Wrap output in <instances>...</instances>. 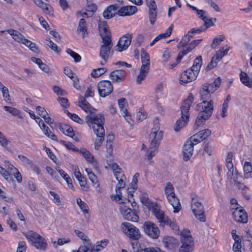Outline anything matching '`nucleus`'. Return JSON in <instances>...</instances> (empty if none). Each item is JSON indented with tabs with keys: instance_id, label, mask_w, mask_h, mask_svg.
Wrapping results in <instances>:
<instances>
[{
	"instance_id": "nucleus-1",
	"label": "nucleus",
	"mask_w": 252,
	"mask_h": 252,
	"mask_svg": "<svg viewBox=\"0 0 252 252\" xmlns=\"http://www.w3.org/2000/svg\"><path fill=\"white\" fill-rule=\"evenodd\" d=\"M214 109L213 101L210 100H203L196 106V110L200 111L198 113L194 126V128L197 129L198 126L203 125L206 120L211 116Z\"/></svg>"
},
{
	"instance_id": "nucleus-2",
	"label": "nucleus",
	"mask_w": 252,
	"mask_h": 252,
	"mask_svg": "<svg viewBox=\"0 0 252 252\" xmlns=\"http://www.w3.org/2000/svg\"><path fill=\"white\" fill-rule=\"evenodd\" d=\"M163 136V131L159 130L158 125H155L149 134L150 145L147 152L148 160H151L158 151V149Z\"/></svg>"
},
{
	"instance_id": "nucleus-3",
	"label": "nucleus",
	"mask_w": 252,
	"mask_h": 252,
	"mask_svg": "<svg viewBox=\"0 0 252 252\" xmlns=\"http://www.w3.org/2000/svg\"><path fill=\"white\" fill-rule=\"evenodd\" d=\"M193 100V96L190 94L187 98L182 103L181 107V117L176 122L174 130L179 131L187 124L189 118V110Z\"/></svg>"
},
{
	"instance_id": "nucleus-4",
	"label": "nucleus",
	"mask_w": 252,
	"mask_h": 252,
	"mask_svg": "<svg viewBox=\"0 0 252 252\" xmlns=\"http://www.w3.org/2000/svg\"><path fill=\"white\" fill-rule=\"evenodd\" d=\"M94 113L86 116L85 120L88 125L92 127L94 133L102 134L105 133L103 127L104 117L101 114L94 115Z\"/></svg>"
},
{
	"instance_id": "nucleus-5",
	"label": "nucleus",
	"mask_w": 252,
	"mask_h": 252,
	"mask_svg": "<svg viewBox=\"0 0 252 252\" xmlns=\"http://www.w3.org/2000/svg\"><path fill=\"white\" fill-rule=\"evenodd\" d=\"M181 236L182 246L179 249V252H191L194 246V240L188 229H184L179 232Z\"/></svg>"
},
{
	"instance_id": "nucleus-6",
	"label": "nucleus",
	"mask_w": 252,
	"mask_h": 252,
	"mask_svg": "<svg viewBox=\"0 0 252 252\" xmlns=\"http://www.w3.org/2000/svg\"><path fill=\"white\" fill-rule=\"evenodd\" d=\"M191 209L195 218L201 222H205L206 218L204 214L203 205L197 201L195 197H192Z\"/></svg>"
},
{
	"instance_id": "nucleus-7",
	"label": "nucleus",
	"mask_w": 252,
	"mask_h": 252,
	"mask_svg": "<svg viewBox=\"0 0 252 252\" xmlns=\"http://www.w3.org/2000/svg\"><path fill=\"white\" fill-rule=\"evenodd\" d=\"M122 229L124 233L131 240H138L140 238L139 229L129 222H125L122 224Z\"/></svg>"
},
{
	"instance_id": "nucleus-8",
	"label": "nucleus",
	"mask_w": 252,
	"mask_h": 252,
	"mask_svg": "<svg viewBox=\"0 0 252 252\" xmlns=\"http://www.w3.org/2000/svg\"><path fill=\"white\" fill-rule=\"evenodd\" d=\"M97 89L99 95L105 97L110 94L113 90V86L110 81L102 80L97 84Z\"/></svg>"
},
{
	"instance_id": "nucleus-9",
	"label": "nucleus",
	"mask_w": 252,
	"mask_h": 252,
	"mask_svg": "<svg viewBox=\"0 0 252 252\" xmlns=\"http://www.w3.org/2000/svg\"><path fill=\"white\" fill-rule=\"evenodd\" d=\"M120 211L123 217L128 220L136 222L139 219V216L135 212V209H131L123 204L120 207Z\"/></svg>"
},
{
	"instance_id": "nucleus-10",
	"label": "nucleus",
	"mask_w": 252,
	"mask_h": 252,
	"mask_svg": "<svg viewBox=\"0 0 252 252\" xmlns=\"http://www.w3.org/2000/svg\"><path fill=\"white\" fill-rule=\"evenodd\" d=\"M143 228L145 233L152 238L157 239L159 236V230L158 227L152 222H145Z\"/></svg>"
},
{
	"instance_id": "nucleus-11",
	"label": "nucleus",
	"mask_w": 252,
	"mask_h": 252,
	"mask_svg": "<svg viewBox=\"0 0 252 252\" xmlns=\"http://www.w3.org/2000/svg\"><path fill=\"white\" fill-rule=\"evenodd\" d=\"M148 7L149 21L151 25L154 24L157 19L158 7L155 0H145Z\"/></svg>"
},
{
	"instance_id": "nucleus-12",
	"label": "nucleus",
	"mask_w": 252,
	"mask_h": 252,
	"mask_svg": "<svg viewBox=\"0 0 252 252\" xmlns=\"http://www.w3.org/2000/svg\"><path fill=\"white\" fill-rule=\"evenodd\" d=\"M197 73L193 71L190 68H188L183 72L180 77V82L181 84L190 82L196 78Z\"/></svg>"
},
{
	"instance_id": "nucleus-13",
	"label": "nucleus",
	"mask_w": 252,
	"mask_h": 252,
	"mask_svg": "<svg viewBox=\"0 0 252 252\" xmlns=\"http://www.w3.org/2000/svg\"><path fill=\"white\" fill-rule=\"evenodd\" d=\"M132 35L129 34H126L122 36L119 39L117 45L116 51L122 52L126 50L130 45L131 42Z\"/></svg>"
},
{
	"instance_id": "nucleus-14",
	"label": "nucleus",
	"mask_w": 252,
	"mask_h": 252,
	"mask_svg": "<svg viewBox=\"0 0 252 252\" xmlns=\"http://www.w3.org/2000/svg\"><path fill=\"white\" fill-rule=\"evenodd\" d=\"M234 211L232 212V215L236 221L242 223H246L248 221V216L246 212L242 209H239V207L232 208Z\"/></svg>"
},
{
	"instance_id": "nucleus-15",
	"label": "nucleus",
	"mask_w": 252,
	"mask_h": 252,
	"mask_svg": "<svg viewBox=\"0 0 252 252\" xmlns=\"http://www.w3.org/2000/svg\"><path fill=\"white\" fill-rule=\"evenodd\" d=\"M126 72L124 70H115L109 74V77L113 82H121L125 80Z\"/></svg>"
},
{
	"instance_id": "nucleus-16",
	"label": "nucleus",
	"mask_w": 252,
	"mask_h": 252,
	"mask_svg": "<svg viewBox=\"0 0 252 252\" xmlns=\"http://www.w3.org/2000/svg\"><path fill=\"white\" fill-rule=\"evenodd\" d=\"M138 8L135 6H125L122 7L117 12L120 16L132 15L137 11Z\"/></svg>"
},
{
	"instance_id": "nucleus-17",
	"label": "nucleus",
	"mask_w": 252,
	"mask_h": 252,
	"mask_svg": "<svg viewBox=\"0 0 252 252\" xmlns=\"http://www.w3.org/2000/svg\"><path fill=\"white\" fill-rule=\"evenodd\" d=\"M113 46L101 45L100 48L99 56L103 60L104 63L101 62V64L103 65L108 61L111 53V50Z\"/></svg>"
},
{
	"instance_id": "nucleus-18",
	"label": "nucleus",
	"mask_w": 252,
	"mask_h": 252,
	"mask_svg": "<svg viewBox=\"0 0 252 252\" xmlns=\"http://www.w3.org/2000/svg\"><path fill=\"white\" fill-rule=\"evenodd\" d=\"M193 146L191 145L190 140H187L183 147V160L188 161L192 156Z\"/></svg>"
},
{
	"instance_id": "nucleus-19",
	"label": "nucleus",
	"mask_w": 252,
	"mask_h": 252,
	"mask_svg": "<svg viewBox=\"0 0 252 252\" xmlns=\"http://www.w3.org/2000/svg\"><path fill=\"white\" fill-rule=\"evenodd\" d=\"M80 100L78 101V105L86 112H89L90 114L95 113L96 109L92 107L91 104L86 100L85 98L80 97Z\"/></svg>"
},
{
	"instance_id": "nucleus-20",
	"label": "nucleus",
	"mask_w": 252,
	"mask_h": 252,
	"mask_svg": "<svg viewBox=\"0 0 252 252\" xmlns=\"http://www.w3.org/2000/svg\"><path fill=\"white\" fill-rule=\"evenodd\" d=\"M118 181V183L117 185L116 186V194L113 196L112 195L111 197L113 199V200L116 199L117 197H118L119 200H121L122 203L124 204L126 203V202L122 201V193L120 192V189L122 188H124L125 187V183L123 180V178H121L119 180H117Z\"/></svg>"
},
{
	"instance_id": "nucleus-21",
	"label": "nucleus",
	"mask_w": 252,
	"mask_h": 252,
	"mask_svg": "<svg viewBox=\"0 0 252 252\" xmlns=\"http://www.w3.org/2000/svg\"><path fill=\"white\" fill-rule=\"evenodd\" d=\"M37 6L42 9L45 13L48 14H52L53 8L50 4L44 2L42 0H33Z\"/></svg>"
},
{
	"instance_id": "nucleus-22",
	"label": "nucleus",
	"mask_w": 252,
	"mask_h": 252,
	"mask_svg": "<svg viewBox=\"0 0 252 252\" xmlns=\"http://www.w3.org/2000/svg\"><path fill=\"white\" fill-rule=\"evenodd\" d=\"M168 202L172 205L174 209V213H178L181 209V204L179 202V199L175 195L169 196L167 198Z\"/></svg>"
},
{
	"instance_id": "nucleus-23",
	"label": "nucleus",
	"mask_w": 252,
	"mask_h": 252,
	"mask_svg": "<svg viewBox=\"0 0 252 252\" xmlns=\"http://www.w3.org/2000/svg\"><path fill=\"white\" fill-rule=\"evenodd\" d=\"M117 8L118 7L116 5H109L103 13L104 18L109 19L113 17L117 13Z\"/></svg>"
},
{
	"instance_id": "nucleus-24",
	"label": "nucleus",
	"mask_w": 252,
	"mask_h": 252,
	"mask_svg": "<svg viewBox=\"0 0 252 252\" xmlns=\"http://www.w3.org/2000/svg\"><path fill=\"white\" fill-rule=\"evenodd\" d=\"M114 136L112 134H109L107 136L106 149L109 156H112L113 155V140Z\"/></svg>"
},
{
	"instance_id": "nucleus-25",
	"label": "nucleus",
	"mask_w": 252,
	"mask_h": 252,
	"mask_svg": "<svg viewBox=\"0 0 252 252\" xmlns=\"http://www.w3.org/2000/svg\"><path fill=\"white\" fill-rule=\"evenodd\" d=\"M220 52L218 53H216L212 58L211 62L208 64L206 66V70L207 71H209L215 67H216L217 65V63L218 62L221 60V57L220 56Z\"/></svg>"
},
{
	"instance_id": "nucleus-26",
	"label": "nucleus",
	"mask_w": 252,
	"mask_h": 252,
	"mask_svg": "<svg viewBox=\"0 0 252 252\" xmlns=\"http://www.w3.org/2000/svg\"><path fill=\"white\" fill-rule=\"evenodd\" d=\"M77 32H82L83 38H84L88 34L87 24L84 19L82 18L80 20Z\"/></svg>"
},
{
	"instance_id": "nucleus-27",
	"label": "nucleus",
	"mask_w": 252,
	"mask_h": 252,
	"mask_svg": "<svg viewBox=\"0 0 252 252\" xmlns=\"http://www.w3.org/2000/svg\"><path fill=\"white\" fill-rule=\"evenodd\" d=\"M7 32L12 36V38L19 43H22L25 37L19 31L13 29L7 30Z\"/></svg>"
},
{
	"instance_id": "nucleus-28",
	"label": "nucleus",
	"mask_w": 252,
	"mask_h": 252,
	"mask_svg": "<svg viewBox=\"0 0 252 252\" xmlns=\"http://www.w3.org/2000/svg\"><path fill=\"white\" fill-rule=\"evenodd\" d=\"M24 235L27 239L31 242L32 246L38 240V238L40 236L38 233L32 231L25 233Z\"/></svg>"
},
{
	"instance_id": "nucleus-29",
	"label": "nucleus",
	"mask_w": 252,
	"mask_h": 252,
	"mask_svg": "<svg viewBox=\"0 0 252 252\" xmlns=\"http://www.w3.org/2000/svg\"><path fill=\"white\" fill-rule=\"evenodd\" d=\"M154 213L157 219L158 220L160 226L164 225V222L166 221L167 218H165L164 212L158 209H155Z\"/></svg>"
},
{
	"instance_id": "nucleus-30",
	"label": "nucleus",
	"mask_w": 252,
	"mask_h": 252,
	"mask_svg": "<svg viewBox=\"0 0 252 252\" xmlns=\"http://www.w3.org/2000/svg\"><path fill=\"white\" fill-rule=\"evenodd\" d=\"M240 78L245 86L252 88V79L250 78L246 73L242 71L240 74Z\"/></svg>"
},
{
	"instance_id": "nucleus-31",
	"label": "nucleus",
	"mask_w": 252,
	"mask_h": 252,
	"mask_svg": "<svg viewBox=\"0 0 252 252\" xmlns=\"http://www.w3.org/2000/svg\"><path fill=\"white\" fill-rule=\"evenodd\" d=\"M172 26L171 25L170 27H169L166 32L164 33H160L159 35H158L157 36H156L154 40L152 41V42L150 43V46H152L154 45L157 41L159 40L161 38H165L169 36H170L172 32Z\"/></svg>"
},
{
	"instance_id": "nucleus-32",
	"label": "nucleus",
	"mask_w": 252,
	"mask_h": 252,
	"mask_svg": "<svg viewBox=\"0 0 252 252\" xmlns=\"http://www.w3.org/2000/svg\"><path fill=\"white\" fill-rule=\"evenodd\" d=\"M244 178L248 179L252 177V166L251 163L245 161L244 165Z\"/></svg>"
},
{
	"instance_id": "nucleus-33",
	"label": "nucleus",
	"mask_w": 252,
	"mask_h": 252,
	"mask_svg": "<svg viewBox=\"0 0 252 252\" xmlns=\"http://www.w3.org/2000/svg\"><path fill=\"white\" fill-rule=\"evenodd\" d=\"M98 30L100 35H104L105 34L111 32L109 30V26H108L106 22L100 21L98 23Z\"/></svg>"
},
{
	"instance_id": "nucleus-34",
	"label": "nucleus",
	"mask_w": 252,
	"mask_h": 252,
	"mask_svg": "<svg viewBox=\"0 0 252 252\" xmlns=\"http://www.w3.org/2000/svg\"><path fill=\"white\" fill-rule=\"evenodd\" d=\"M109 243V240L107 239H105L100 241H98L96 243L95 246H94L93 248H92L93 251L99 252L104 248H105Z\"/></svg>"
},
{
	"instance_id": "nucleus-35",
	"label": "nucleus",
	"mask_w": 252,
	"mask_h": 252,
	"mask_svg": "<svg viewBox=\"0 0 252 252\" xmlns=\"http://www.w3.org/2000/svg\"><path fill=\"white\" fill-rule=\"evenodd\" d=\"M202 64V57L201 56H199L194 60L193 64L190 68L198 74Z\"/></svg>"
},
{
	"instance_id": "nucleus-36",
	"label": "nucleus",
	"mask_w": 252,
	"mask_h": 252,
	"mask_svg": "<svg viewBox=\"0 0 252 252\" xmlns=\"http://www.w3.org/2000/svg\"><path fill=\"white\" fill-rule=\"evenodd\" d=\"M3 108L6 111L8 112L12 115L17 116L20 119L23 118L21 112L17 109L8 106H4Z\"/></svg>"
},
{
	"instance_id": "nucleus-37",
	"label": "nucleus",
	"mask_w": 252,
	"mask_h": 252,
	"mask_svg": "<svg viewBox=\"0 0 252 252\" xmlns=\"http://www.w3.org/2000/svg\"><path fill=\"white\" fill-rule=\"evenodd\" d=\"M59 129L63 134L68 136H70L74 131L72 127L65 124H60Z\"/></svg>"
},
{
	"instance_id": "nucleus-38",
	"label": "nucleus",
	"mask_w": 252,
	"mask_h": 252,
	"mask_svg": "<svg viewBox=\"0 0 252 252\" xmlns=\"http://www.w3.org/2000/svg\"><path fill=\"white\" fill-rule=\"evenodd\" d=\"M47 244L44 238L41 236L38 238V240L33 244V246L37 249L44 251L46 249Z\"/></svg>"
},
{
	"instance_id": "nucleus-39",
	"label": "nucleus",
	"mask_w": 252,
	"mask_h": 252,
	"mask_svg": "<svg viewBox=\"0 0 252 252\" xmlns=\"http://www.w3.org/2000/svg\"><path fill=\"white\" fill-rule=\"evenodd\" d=\"M79 152L81 153L85 159L90 163H93L94 160L93 155L86 148H82L79 150Z\"/></svg>"
},
{
	"instance_id": "nucleus-40",
	"label": "nucleus",
	"mask_w": 252,
	"mask_h": 252,
	"mask_svg": "<svg viewBox=\"0 0 252 252\" xmlns=\"http://www.w3.org/2000/svg\"><path fill=\"white\" fill-rule=\"evenodd\" d=\"M41 129L42 130L43 133L47 137L51 138L52 140H57V136L52 132L49 127L44 124L42 123Z\"/></svg>"
},
{
	"instance_id": "nucleus-41",
	"label": "nucleus",
	"mask_w": 252,
	"mask_h": 252,
	"mask_svg": "<svg viewBox=\"0 0 252 252\" xmlns=\"http://www.w3.org/2000/svg\"><path fill=\"white\" fill-rule=\"evenodd\" d=\"M102 40V44L106 46H113V43L111 40V32H108L106 34L100 35Z\"/></svg>"
},
{
	"instance_id": "nucleus-42",
	"label": "nucleus",
	"mask_w": 252,
	"mask_h": 252,
	"mask_svg": "<svg viewBox=\"0 0 252 252\" xmlns=\"http://www.w3.org/2000/svg\"><path fill=\"white\" fill-rule=\"evenodd\" d=\"M211 133V130L208 128L201 130L196 133V136H198L201 140L203 141L206 139Z\"/></svg>"
},
{
	"instance_id": "nucleus-43",
	"label": "nucleus",
	"mask_w": 252,
	"mask_h": 252,
	"mask_svg": "<svg viewBox=\"0 0 252 252\" xmlns=\"http://www.w3.org/2000/svg\"><path fill=\"white\" fill-rule=\"evenodd\" d=\"M174 187L172 184L170 182L167 183L164 189L167 198H168L169 196L175 195V193L174 191Z\"/></svg>"
},
{
	"instance_id": "nucleus-44",
	"label": "nucleus",
	"mask_w": 252,
	"mask_h": 252,
	"mask_svg": "<svg viewBox=\"0 0 252 252\" xmlns=\"http://www.w3.org/2000/svg\"><path fill=\"white\" fill-rule=\"evenodd\" d=\"M214 150V147L212 145L211 143L208 141L204 147L203 154H206L208 156H211Z\"/></svg>"
},
{
	"instance_id": "nucleus-45",
	"label": "nucleus",
	"mask_w": 252,
	"mask_h": 252,
	"mask_svg": "<svg viewBox=\"0 0 252 252\" xmlns=\"http://www.w3.org/2000/svg\"><path fill=\"white\" fill-rule=\"evenodd\" d=\"M106 71V68L103 67L94 69L91 73V76L94 78H97L103 74Z\"/></svg>"
},
{
	"instance_id": "nucleus-46",
	"label": "nucleus",
	"mask_w": 252,
	"mask_h": 252,
	"mask_svg": "<svg viewBox=\"0 0 252 252\" xmlns=\"http://www.w3.org/2000/svg\"><path fill=\"white\" fill-rule=\"evenodd\" d=\"M163 242L166 247L170 248L176 243V240L172 237L167 236L164 238Z\"/></svg>"
},
{
	"instance_id": "nucleus-47",
	"label": "nucleus",
	"mask_w": 252,
	"mask_h": 252,
	"mask_svg": "<svg viewBox=\"0 0 252 252\" xmlns=\"http://www.w3.org/2000/svg\"><path fill=\"white\" fill-rule=\"evenodd\" d=\"M141 62L142 64H150V56L146 51L142 48L141 52Z\"/></svg>"
},
{
	"instance_id": "nucleus-48",
	"label": "nucleus",
	"mask_w": 252,
	"mask_h": 252,
	"mask_svg": "<svg viewBox=\"0 0 252 252\" xmlns=\"http://www.w3.org/2000/svg\"><path fill=\"white\" fill-rule=\"evenodd\" d=\"M76 202L78 205L79 206L80 208L84 213L86 214L88 213L89 207L85 202L82 201L80 198H77Z\"/></svg>"
},
{
	"instance_id": "nucleus-49",
	"label": "nucleus",
	"mask_w": 252,
	"mask_h": 252,
	"mask_svg": "<svg viewBox=\"0 0 252 252\" xmlns=\"http://www.w3.org/2000/svg\"><path fill=\"white\" fill-rule=\"evenodd\" d=\"M97 138L94 142V149L98 150L102 145L104 140V133L102 134H96Z\"/></svg>"
},
{
	"instance_id": "nucleus-50",
	"label": "nucleus",
	"mask_w": 252,
	"mask_h": 252,
	"mask_svg": "<svg viewBox=\"0 0 252 252\" xmlns=\"http://www.w3.org/2000/svg\"><path fill=\"white\" fill-rule=\"evenodd\" d=\"M126 102V99L125 98H121L118 100L119 108L121 111L123 112L124 117H126L127 114V110L126 108H125V104Z\"/></svg>"
},
{
	"instance_id": "nucleus-51",
	"label": "nucleus",
	"mask_w": 252,
	"mask_h": 252,
	"mask_svg": "<svg viewBox=\"0 0 252 252\" xmlns=\"http://www.w3.org/2000/svg\"><path fill=\"white\" fill-rule=\"evenodd\" d=\"M166 224L170 226L171 229L175 231V233L179 234V227L177 223L174 221H172L171 220L167 218L166 221L164 222V225Z\"/></svg>"
},
{
	"instance_id": "nucleus-52",
	"label": "nucleus",
	"mask_w": 252,
	"mask_h": 252,
	"mask_svg": "<svg viewBox=\"0 0 252 252\" xmlns=\"http://www.w3.org/2000/svg\"><path fill=\"white\" fill-rule=\"evenodd\" d=\"M225 39V36L223 35H220L216 37L213 40L211 44V47L213 49H215L217 45Z\"/></svg>"
},
{
	"instance_id": "nucleus-53",
	"label": "nucleus",
	"mask_w": 252,
	"mask_h": 252,
	"mask_svg": "<svg viewBox=\"0 0 252 252\" xmlns=\"http://www.w3.org/2000/svg\"><path fill=\"white\" fill-rule=\"evenodd\" d=\"M0 174L7 181H10L12 180V177L10 176L8 171L5 169L1 165H0Z\"/></svg>"
},
{
	"instance_id": "nucleus-54",
	"label": "nucleus",
	"mask_w": 252,
	"mask_h": 252,
	"mask_svg": "<svg viewBox=\"0 0 252 252\" xmlns=\"http://www.w3.org/2000/svg\"><path fill=\"white\" fill-rule=\"evenodd\" d=\"M203 86L200 90V94L203 100H207L210 97V93Z\"/></svg>"
},
{
	"instance_id": "nucleus-55",
	"label": "nucleus",
	"mask_w": 252,
	"mask_h": 252,
	"mask_svg": "<svg viewBox=\"0 0 252 252\" xmlns=\"http://www.w3.org/2000/svg\"><path fill=\"white\" fill-rule=\"evenodd\" d=\"M66 53L69 54L74 59L75 62H79L81 61V56L77 53L73 51L71 49H67L66 50Z\"/></svg>"
},
{
	"instance_id": "nucleus-56",
	"label": "nucleus",
	"mask_w": 252,
	"mask_h": 252,
	"mask_svg": "<svg viewBox=\"0 0 252 252\" xmlns=\"http://www.w3.org/2000/svg\"><path fill=\"white\" fill-rule=\"evenodd\" d=\"M46 44L53 51L57 53H59L61 51V49H59L58 46L54 43L50 39H47Z\"/></svg>"
},
{
	"instance_id": "nucleus-57",
	"label": "nucleus",
	"mask_w": 252,
	"mask_h": 252,
	"mask_svg": "<svg viewBox=\"0 0 252 252\" xmlns=\"http://www.w3.org/2000/svg\"><path fill=\"white\" fill-rule=\"evenodd\" d=\"M190 41V39L189 38L188 36H187L186 35L182 38V39L181 40L180 42L177 45V48H180L181 47H184L186 46H188V43L189 41Z\"/></svg>"
},
{
	"instance_id": "nucleus-58",
	"label": "nucleus",
	"mask_w": 252,
	"mask_h": 252,
	"mask_svg": "<svg viewBox=\"0 0 252 252\" xmlns=\"http://www.w3.org/2000/svg\"><path fill=\"white\" fill-rule=\"evenodd\" d=\"M70 241L69 238H67L65 239L64 238H59L57 241L53 242V244L54 247L55 248H57L58 245H63L64 244L67 243Z\"/></svg>"
},
{
	"instance_id": "nucleus-59",
	"label": "nucleus",
	"mask_w": 252,
	"mask_h": 252,
	"mask_svg": "<svg viewBox=\"0 0 252 252\" xmlns=\"http://www.w3.org/2000/svg\"><path fill=\"white\" fill-rule=\"evenodd\" d=\"M9 143V141L6 138L4 134L0 131V144L1 146L6 148Z\"/></svg>"
},
{
	"instance_id": "nucleus-60",
	"label": "nucleus",
	"mask_w": 252,
	"mask_h": 252,
	"mask_svg": "<svg viewBox=\"0 0 252 252\" xmlns=\"http://www.w3.org/2000/svg\"><path fill=\"white\" fill-rule=\"evenodd\" d=\"M139 176V174L138 173H136L133 176L132 182L131 183L129 186L130 187V189H133V192H134V190L136 189L137 188V183L138 182L137 178Z\"/></svg>"
},
{
	"instance_id": "nucleus-61",
	"label": "nucleus",
	"mask_w": 252,
	"mask_h": 252,
	"mask_svg": "<svg viewBox=\"0 0 252 252\" xmlns=\"http://www.w3.org/2000/svg\"><path fill=\"white\" fill-rule=\"evenodd\" d=\"M131 242V245L132 247L133 252H141L142 250H144L143 249L139 248V244L138 243V240H132Z\"/></svg>"
},
{
	"instance_id": "nucleus-62",
	"label": "nucleus",
	"mask_w": 252,
	"mask_h": 252,
	"mask_svg": "<svg viewBox=\"0 0 252 252\" xmlns=\"http://www.w3.org/2000/svg\"><path fill=\"white\" fill-rule=\"evenodd\" d=\"M88 177L94 186L98 187V184L97 183V177L92 171H90V173H88Z\"/></svg>"
},
{
	"instance_id": "nucleus-63",
	"label": "nucleus",
	"mask_w": 252,
	"mask_h": 252,
	"mask_svg": "<svg viewBox=\"0 0 252 252\" xmlns=\"http://www.w3.org/2000/svg\"><path fill=\"white\" fill-rule=\"evenodd\" d=\"M226 166L228 170V172L227 173V177L229 178V176H234L233 173V164L232 162H226Z\"/></svg>"
},
{
	"instance_id": "nucleus-64",
	"label": "nucleus",
	"mask_w": 252,
	"mask_h": 252,
	"mask_svg": "<svg viewBox=\"0 0 252 252\" xmlns=\"http://www.w3.org/2000/svg\"><path fill=\"white\" fill-rule=\"evenodd\" d=\"M27 249L26 242L25 241H20L18 244V247L17 249V252H26Z\"/></svg>"
}]
</instances>
